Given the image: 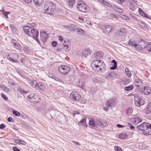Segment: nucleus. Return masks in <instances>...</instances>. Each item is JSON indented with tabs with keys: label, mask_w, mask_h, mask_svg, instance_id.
<instances>
[{
	"label": "nucleus",
	"mask_w": 151,
	"mask_h": 151,
	"mask_svg": "<svg viewBox=\"0 0 151 151\" xmlns=\"http://www.w3.org/2000/svg\"><path fill=\"white\" fill-rule=\"evenodd\" d=\"M23 29L25 33L29 36L32 37L39 44H40L39 40L37 39L39 32L37 30L36 31L34 28L27 26L23 27Z\"/></svg>",
	"instance_id": "obj_1"
},
{
	"label": "nucleus",
	"mask_w": 151,
	"mask_h": 151,
	"mask_svg": "<svg viewBox=\"0 0 151 151\" xmlns=\"http://www.w3.org/2000/svg\"><path fill=\"white\" fill-rule=\"evenodd\" d=\"M55 7V4L53 2L47 3L44 6L45 12V13L51 15L54 14Z\"/></svg>",
	"instance_id": "obj_2"
},
{
	"label": "nucleus",
	"mask_w": 151,
	"mask_h": 151,
	"mask_svg": "<svg viewBox=\"0 0 151 151\" xmlns=\"http://www.w3.org/2000/svg\"><path fill=\"white\" fill-rule=\"evenodd\" d=\"M104 63L101 60H94L91 63V66L94 70L97 71H101L103 68Z\"/></svg>",
	"instance_id": "obj_3"
},
{
	"label": "nucleus",
	"mask_w": 151,
	"mask_h": 151,
	"mask_svg": "<svg viewBox=\"0 0 151 151\" xmlns=\"http://www.w3.org/2000/svg\"><path fill=\"white\" fill-rule=\"evenodd\" d=\"M76 8L80 11L83 12H87L90 10V8L86 4H85L84 2L81 0L77 2Z\"/></svg>",
	"instance_id": "obj_4"
},
{
	"label": "nucleus",
	"mask_w": 151,
	"mask_h": 151,
	"mask_svg": "<svg viewBox=\"0 0 151 151\" xmlns=\"http://www.w3.org/2000/svg\"><path fill=\"white\" fill-rule=\"evenodd\" d=\"M58 70L61 74H67L70 71V68L68 65H60L58 67Z\"/></svg>",
	"instance_id": "obj_5"
},
{
	"label": "nucleus",
	"mask_w": 151,
	"mask_h": 151,
	"mask_svg": "<svg viewBox=\"0 0 151 151\" xmlns=\"http://www.w3.org/2000/svg\"><path fill=\"white\" fill-rule=\"evenodd\" d=\"M134 100L135 104L137 106H140L145 103V101L143 98L137 95L135 96Z\"/></svg>",
	"instance_id": "obj_6"
},
{
	"label": "nucleus",
	"mask_w": 151,
	"mask_h": 151,
	"mask_svg": "<svg viewBox=\"0 0 151 151\" xmlns=\"http://www.w3.org/2000/svg\"><path fill=\"white\" fill-rule=\"evenodd\" d=\"M29 101L33 103H36L39 102V98L36 94L32 93L30 94L27 97Z\"/></svg>",
	"instance_id": "obj_7"
},
{
	"label": "nucleus",
	"mask_w": 151,
	"mask_h": 151,
	"mask_svg": "<svg viewBox=\"0 0 151 151\" xmlns=\"http://www.w3.org/2000/svg\"><path fill=\"white\" fill-rule=\"evenodd\" d=\"M99 119H98L93 118L91 119L89 122V125L91 127H98Z\"/></svg>",
	"instance_id": "obj_8"
},
{
	"label": "nucleus",
	"mask_w": 151,
	"mask_h": 151,
	"mask_svg": "<svg viewBox=\"0 0 151 151\" xmlns=\"http://www.w3.org/2000/svg\"><path fill=\"white\" fill-rule=\"evenodd\" d=\"M70 96L71 99L74 101L78 100L81 98V95L75 91L71 92L70 95Z\"/></svg>",
	"instance_id": "obj_9"
},
{
	"label": "nucleus",
	"mask_w": 151,
	"mask_h": 151,
	"mask_svg": "<svg viewBox=\"0 0 151 151\" xmlns=\"http://www.w3.org/2000/svg\"><path fill=\"white\" fill-rule=\"evenodd\" d=\"M113 27L109 25H105L102 27V29L104 33H109L112 30Z\"/></svg>",
	"instance_id": "obj_10"
},
{
	"label": "nucleus",
	"mask_w": 151,
	"mask_h": 151,
	"mask_svg": "<svg viewBox=\"0 0 151 151\" xmlns=\"http://www.w3.org/2000/svg\"><path fill=\"white\" fill-rule=\"evenodd\" d=\"M146 46V44L145 41L143 40H141L137 44L136 48L138 50H142L145 48Z\"/></svg>",
	"instance_id": "obj_11"
},
{
	"label": "nucleus",
	"mask_w": 151,
	"mask_h": 151,
	"mask_svg": "<svg viewBox=\"0 0 151 151\" xmlns=\"http://www.w3.org/2000/svg\"><path fill=\"white\" fill-rule=\"evenodd\" d=\"M91 51L89 49L87 48L85 50H83L80 53L79 55L83 57L90 56L91 55Z\"/></svg>",
	"instance_id": "obj_12"
},
{
	"label": "nucleus",
	"mask_w": 151,
	"mask_h": 151,
	"mask_svg": "<svg viewBox=\"0 0 151 151\" xmlns=\"http://www.w3.org/2000/svg\"><path fill=\"white\" fill-rule=\"evenodd\" d=\"M64 47V49L66 51H68L70 50V47L71 43L70 40H68L67 42L64 41V43H63Z\"/></svg>",
	"instance_id": "obj_13"
},
{
	"label": "nucleus",
	"mask_w": 151,
	"mask_h": 151,
	"mask_svg": "<svg viewBox=\"0 0 151 151\" xmlns=\"http://www.w3.org/2000/svg\"><path fill=\"white\" fill-rule=\"evenodd\" d=\"M130 122L134 125H137L142 122L141 119L139 117H135L130 119Z\"/></svg>",
	"instance_id": "obj_14"
},
{
	"label": "nucleus",
	"mask_w": 151,
	"mask_h": 151,
	"mask_svg": "<svg viewBox=\"0 0 151 151\" xmlns=\"http://www.w3.org/2000/svg\"><path fill=\"white\" fill-rule=\"evenodd\" d=\"M150 124L149 123L144 122L140 125L138 126L137 128L138 129L144 132L148 126V125Z\"/></svg>",
	"instance_id": "obj_15"
},
{
	"label": "nucleus",
	"mask_w": 151,
	"mask_h": 151,
	"mask_svg": "<svg viewBox=\"0 0 151 151\" xmlns=\"http://www.w3.org/2000/svg\"><path fill=\"white\" fill-rule=\"evenodd\" d=\"M116 103L115 100L113 99H111L108 100L106 103V105L108 107H110L111 106L114 105Z\"/></svg>",
	"instance_id": "obj_16"
},
{
	"label": "nucleus",
	"mask_w": 151,
	"mask_h": 151,
	"mask_svg": "<svg viewBox=\"0 0 151 151\" xmlns=\"http://www.w3.org/2000/svg\"><path fill=\"white\" fill-rule=\"evenodd\" d=\"M11 43L12 44L13 46L15 49L20 50H22V46L20 44L18 43H17L16 40H12Z\"/></svg>",
	"instance_id": "obj_17"
},
{
	"label": "nucleus",
	"mask_w": 151,
	"mask_h": 151,
	"mask_svg": "<svg viewBox=\"0 0 151 151\" xmlns=\"http://www.w3.org/2000/svg\"><path fill=\"white\" fill-rule=\"evenodd\" d=\"M108 126V123L105 120L99 119V123L98 127H100L102 128H104Z\"/></svg>",
	"instance_id": "obj_18"
},
{
	"label": "nucleus",
	"mask_w": 151,
	"mask_h": 151,
	"mask_svg": "<svg viewBox=\"0 0 151 151\" xmlns=\"http://www.w3.org/2000/svg\"><path fill=\"white\" fill-rule=\"evenodd\" d=\"M47 36V34L45 32H40V38L42 42H45Z\"/></svg>",
	"instance_id": "obj_19"
},
{
	"label": "nucleus",
	"mask_w": 151,
	"mask_h": 151,
	"mask_svg": "<svg viewBox=\"0 0 151 151\" xmlns=\"http://www.w3.org/2000/svg\"><path fill=\"white\" fill-rule=\"evenodd\" d=\"M134 85L137 87L139 88L142 85V83L141 79L137 78L135 79L134 82Z\"/></svg>",
	"instance_id": "obj_20"
},
{
	"label": "nucleus",
	"mask_w": 151,
	"mask_h": 151,
	"mask_svg": "<svg viewBox=\"0 0 151 151\" xmlns=\"http://www.w3.org/2000/svg\"><path fill=\"white\" fill-rule=\"evenodd\" d=\"M142 133L145 135H151V124L148 125L147 128L144 132H142Z\"/></svg>",
	"instance_id": "obj_21"
},
{
	"label": "nucleus",
	"mask_w": 151,
	"mask_h": 151,
	"mask_svg": "<svg viewBox=\"0 0 151 151\" xmlns=\"http://www.w3.org/2000/svg\"><path fill=\"white\" fill-rule=\"evenodd\" d=\"M65 27L66 30L70 32L75 31L76 28V27L73 24H70L68 26H65Z\"/></svg>",
	"instance_id": "obj_22"
},
{
	"label": "nucleus",
	"mask_w": 151,
	"mask_h": 151,
	"mask_svg": "<svg viewBox=\"0 0 151 151\" xmlns=\"http://www.w3.org/2000/svg\"><path fill=\"white\" fill-rule=\"evenodd\" d=\"M143 92L145 95H147L150 93L151 90L150 88L148 86H145L143 87Z\"/></svg>",
	"instance_id": "obj_23"
},
{
	"label": "nucleus",
	"mask_w": 151,
	"mask_h": 151,
	"mask_svg": "<svg viewBox=\"0 0 151 151\" xmlns=\"http://www.w3.org/2000/svg\"><path fill=\"white\" fill-rule=\"evenodd\" d=\"M126 31V29L124 28H122L117 31L116 33L118 35L123 36L125 35Z\"/></svg>",
	"instance_id": "obj_24"
},
{
	"label": "nucleus",
	"mask_w": 151,
	"mask_h": 151,
	"mask_svg": "<svg viewBox=\"0 0 151 151\" xmlns=\"http://www.w3.org/2000/svg\"><path fill=\"white\" fill-rule=\"evenodd\" d=\"M138 12L139 14L141 16H142L144 17L150 19V18L148 16V15L143 12V11L140 8L139 9Z\"/></svg>",
	"instance_id": "obj_25"
},
{
	"label": "nucleus",
	"mask_w": 151,
	"mask_h": 151,
	"mask_svg": "<svg viewBox=\"0 0 151 151\" xmlns=\"http://www.w3.org/2000/svg\"><path fill=\"white\" fill-rule=\"evenodd\" d=\"M76 32L78 35H79L80 37H82L85 34L84 31L81 28H78Z\"/></svg>",
	"instance_id": "obj_26"
},
{
	"label": "nucleus",
	"mask_w": 151,
	"mask_h": 151,
	"mask_svg": "<svg viewBox=\"0 0 151 151\" xmlns=\"http://www.w3.org/2000/svg\"><path fill=\"white\" fill-rule=\"evenodd\" d=\"M35 87L38 89L42 90L43 88V84L41 82H38L35 85Z\"/></svg>",
	"instance_id": "obj_27"
},
{
	"label": "nucleus",
	"mask_w": 151,
	"mask_h": 151,
	"mask_svg": "<svg viewBox=\"0 0 151 151\" xmlns=\"http://www.w3.org/2000/svg\"><path fill=\"white\" fill-rule=\"evenodd\" d=\"M14 142L18 145H24L27 144V143L24 141L19 139H15Z\"/></svg>",
	"instance_id": "obj_28"
},
{
	"label": "nucleus",
	"mask_w": 151,
	"mask_h": 151,
	"mask_svg": "<svg viewBox=\"0 0 151 151\" xmlns=\"http://www.w3.org/2000/svg\"><path fill=\"white\" fill-rule=\"evenodd\" d=\"M79 123L81 125H85L84 128H87V126L86 125V120L84 118H83L80 121Z\"/></svg>",
	"instance_id": "obj_29"
},
{
	"label": "nucleus",
	"mask_w": 151,
	"mask_h": 151,
	"mask_svg": "<svg viewBox=\"0 0 151 151\" xmlns=\"http://www.w3.org/2000/svg\"><path fill=\"white\" fill-rule=\"evenodd\" d=\"M129 44L133 47L136 48L137 43H136V42H135L132 39H131L130 40L129 42Z\"/></svg>",
	"instance_id": "obj_30"
},
{
	"label": "nucleus",
	"mask_w": 151,
	"mask_h": 151,
	"mask_svg": "<svg viewBox=\"0 0 151 151\" xmlns=\"http://www.w3.org/2000/svg\"><path fill=\"white\" fill-rule=\"evenodd\" d=\"M146 111L147 114H151V102H150L147 106Z\"/></svg>",
	"instance_id": "obj_31"
},
{
	"label": "nucleus",
	"mask_w": 151,
	"mask_h": 151,
	"mask_svg": "<svg viewBox=\"0 0 151 151\" xmlns=\"http://www.w3.org/2000/svg\"><path fill=\"white\" fill-rule=\"evenodd\" d=\"M104 55V53L101 51H98L96 52L94 54L95 57H103Z\"/></svg>",
	"instance_id": "obj_32"
},
{
	"label": "nucleus",
	"mask_w": 151,
	"mask_h": 151,
	"mask_svg": "<svg viewBox=\"0 0 151 151\" xmlns=\"http://www.w3.org/2000/svg\"><path fill=\"white\" fill-rule=\"evenodd\" d=\"M112 62L114 63L113 66L110 68V69L111 70H114L116 69L117 67V64L116 61L115 60H113Z\"/></svg>",
	"instance_id": "obj_33"
},
{
	"label": "nucleus",
	"mask_w": 151,
	"mask_h": 151,
	"mask_svg": "<svg viewBox=\"0 0 151 151\" xmlns=\"http://www.w3.org/2000/svg\"><path fill=\"white\" fill-rule=\"evenodd\" d=\"M33 1L36 6L40 5L43 2V0H33Z\"/></svg>",
	"instance_id": "obj_34"
},
{
	"label": "nucleus",
	"mask_w": 151,
	"mask_h": 151,
	"mask_svg": "<svg viewBox=\"0 0 151 151\" xmlns=\"http://www.w3.org/2000/svg\"><path fill=\"white\" fill-rule=\"evenodd\" d=\"M75 2V0H69L68 1V5L70 8H72Z\"/></svg>",
	"instance_id": "obj_35"
},
{
	"label": "nucleus",
	"mask_w": 151,
	"mask_h": 151,
	"mask_svg": "<svg viewBox=\"0 0 151 151\" xmlns=\"http://www.w3.org/2000/svg\"><path fill=\"white\" fill-rule=\"evenodd\" d=\"M130 9L132 11H134L135 9L136 6H135V4L133 3H130V5L129 6Z\"/></svg>",
	"instance_id": "obj_36"
},
{
	"label": "nucleus",
	"mask_w": 151,
	"mask_h": 151,
	"mask_svg": "<svg viewBox=\"0 0 151 151\" xmlns=\"http://www.w3.org/2000/svg\"><path fill=\"white\" fill-rule=\"evenodd\" d=\"M114 9L115 11L119 13H122L123 12V10L122 9L117 7H115Z\"/></svg>",
	"instance_id": "obj_37"
},
{
	"label": "nucleus",
	"mask_w": 151,
	"mask_h": 151,
	"mask_svg": "<svg viewBox=\"0 0 151 151\" xmlns=\"http://www.w3.org/2000/svg\"><path fill=\"white\" fill-rule=\"evenodd\" d=\"M18 91L19 92H20L22 93L26 94L28 92L27 91H25L24 89L21 88H18Z\"/></svg>",
	"instance_id": "obj_38"
},
{
	"label": "nucleus",
	"mask_w": 151,
	"mask_h": 151,
	"mask_svg": "<svg viewBox=\"0 0 151 151\" xmlns=\"http://www.w3.org/2000/svg\"><path fill=\"white\" fill-rule=\"evenodd\" d=\"M134 87V86L133 85H130L129 86L125 87L124 88V89L126 91H130Z\"/></svg>",
	"instance_id": "obj_39"
},
{
	"label": "nucleus",
	"mask_w": 151,
	"mask_h": 151,
	"mask_svg": "<svg viewBox=\"0 0 151 151\" xmlns=\"http://www.w3.org/2000/svg\"><path fill=\"white\" fill-rule=\"evenodd\" d=\"M120 17L121 18L125 20H128L130 19L128 17L124 14H120Z\"/></svg>",
	"instance_id": "obj_40"
},
{
	"label": "nucleus",
	"mask_w": 151,
	"mask_h": 151,
	"mask_svg": "<svg viewBox=\"0 0 151 151\" xmlns=\"http://www.w3.org/2000/svg\"><path fill=\"white\" fill-rule=\"evenodd\" d=\"M125 71L127 76L129 77H130L131 76V73L129 71L128 68H126L125 69Z\"/></svg>",
	"instance_id": "obj_41"
},
{
	"label": "nucleus",
	"mask_w": 151,
	"mask_h": 151,
	"mask_svg": "<svg viewBox=\"0 0 151 151\" xmlns=\"http://www.w3.org/2000/svg\"><path fill=\"white\" fill-rule=\"evenodd\" d=\"M133 111V109L131 107H129L127 111V114H132Z\"/></svg>",
	"instance_id": "obj_42"
},
{
	"label": "nucleus",
	"mask_w": 151,
	"mask_h": 151,
	"mask_svg": "<svg viewBox=\"0 0 151 151\" xmlns=\"http://www.w3.org/2000/svg\"><path fill=\"white\" fill-rule=\"evenodd\" d=\"M13 113L14 115L17 116H19L20 115V113L19 112L15 110H13Z\"/></svg>",
	"instance_id": "obj_43"
},
{
	"label": "nucleus",
	"mask_w": 151,
	"mask_h": 151,
	"mask_svg": "<svg viewBox=\"0 0 151 151\" xmlns=\"http://www.w3.org/2000/svg\"><path fill=\"white\" fill-rule=\"evenodd\" d=\"M1 97L4 100L7 101L8 100V97H7L6 95L2 93H1Z\"/></svg>",
	"instance_id": "obj_44"
},
{
	"label": "nucleus",
	"mask_w": 151,
	"mask_h": 151,
	"mask_svg": "<svg viewBox=\"0 0 151 151\" xmlns=\"http://www.w3.org/2000/svg\"><path fill=\"white\" fill-rule=\"evenodd\" d=\"M147 49L148 51L151 52V43L148 42L147 46Z\"/></svg>",
	"instance_id": "obj_45"
},
{
	"label": "nucleus",
	"mask_w": 151,
	"mask_h": 151,
	"mask_svg": "<svg viewBox=\"0 0 151 151\" xmlns=\"http://www.w3.org/2000/svg\"><path fill=\"white\" fill-rule=\"evenodd\" d=\"M119 137L120 138L123 139L126 138L127 137V135L125 134L122 133L119 135Z\"/></svg>",
	"instance_id": "obj_46"
},
{
	"label": "nucleus",
	"mask_w": 151,
	"mask_h": 151,
	"mask_svg": "<svg viewBox=\"0 0 151 151\" xmlns=\"http://www.w3.org/2000/svg\"><path fill=\"white\" fill-rule=\"evenodd\" d=\"M114 149L115 151H122V149L120 147L117 146H114Z\"/></svg>",
	"instance_id": "obj_47"
},
{
	"label": "nucleus",
	"mask_w": 151,
	"mask_h": 151,
	"mask_svg": "<svg viewBox=\"0 0 151 151\" xmlns=\"http://www.w3.org/2000/svg\"><path fill=\"white\" fill-rule=\"evenodd\" d=\"M129 15L132 17L133 19H134L135 20H137V21H138V20H137V17H136V16L133 13H132V14L130 13V14H129Z\"/></svg>",
	"instance_id": "obj_48"
},
{
	"label": "nucleus",
	"mask_w": 151,
	"mask_h": 151,
	"mask_svg": "<svg viewBox=\"0 0 151 151\" xmlns=\"http://www.w3.org/2000/svg\"><path fill=\"white\" fill-rule=\"evenodd\" d=\"M3 86L4 87V90L5 91H9L10 90V89L9 88H7V87L4 85H3L2 86H0V87H2Z\"/></svg>",
	"instance_id": "obj_49"
},
{
	"label": "nucleus",
	"mask_w": 151,
	"mask_h": 151,
	"mask_svg": "<svg viewBox=\"0 0 151 151\" xmlns=\"http://www.w3.org/2000/svg\"><path fill=\"white\" fill-rule=\"evenodd\" d=\"M8 59L10 60V61L14 62H18V61L17 60H15L12 57H8Z\"/></svg>",
	"instance_id": "obj_50"
},
{
	"label": "nucleus",
	"mask_w": 151,
	"mask_h": 151,
	"mask_svg": "<svg viewBox=\"0 0 151 151\" xmlns=\"http://www.w3.org/2000/svg\"><path fill=\"white\" fill-rule=\"evenodd\" d=\"M116 1L120 4H122L125 1L124 0H116Z\"/></svg>",
	"instance_id": "obj_51"
},
{
	"label": "nucleus",
	"mask_w": 151,
	"mask_h": 151,
	"mask_svg": "<svg viewBox=\"0 0 151 151\" xmlns=\"http://www.w3.org/2000/svg\"><path fill=\"white\" fill-rule=\"evenodd\" d=\"M57 43L55 41H53L51 43V44L53 47H56L57 46Z\"/></svg>",
	"instance_id": "obj_52"
},
{
	"label": "nucleus",
	"mask_w": 151,
	"mask_h": 151,
	"mask_svg": "<svg viewBox=\"0 0 151 151\" xmlns=\"http://www.w3.org/2000/svg\"><path fill=\"white\" fill-rule=\"evenodd\" d=\"M128 124L131 129H134V127L133 126H132L130 123H128Z\"/></svg>",
	"instance_id": "obj_53"
},
{
	"label": "nucleus",
	"mask_w": 151,
	"mask_h": 151,
	"mask_svg": "<svg viewBox=\"0 0 151 151\" xmlns=\"http://www.w3.org/2000/svg\"><path fill=\"white\" fill-rule=\"evenodd\" d=\"M31 83L32 85L33 86L34 85L36 84V81L35 80H32L31 81Z\"/></svg>",
	"instance_id": "obj_54"
},
{
	"label": "nucleus",
	"mask_w": 151,
	"mask_h": 151,
	"mask_svg": "<svg viewBox=\"0 0 151 151\" xmlns=\"http://www.w3.org/2000/svg\"><path fill=\"white\" fill-rule=\"evenodd\" d=\"M9 13L8 12H4L3 14L4 15V16L7 18H8L7 17V15L8 14H9Z\"/></svg>",
	"instance_id": "obj_55"
},
{
	"label": "nucleus",
	"mask_w": 151,
	"mask_h": 151,
	"mask_svg": "<svg viewBox=\"0 0 151 151\" xmlns=\"http://www.w3.org/2000/svg\"><path fill=\"white\" fill-rule=\"evenodd\" d=\"M110 16L114 18H116V16L113 13H111L110 14Z\"/></svg>",
	"instance_id": "obj_56"
},
{
	"label": "nucleus",
	"mask_w": 151,
	"mask_h": 151,
	"mask_svg": "<svg viewBox=\"0 0 151 151\" xmlns=\"http://www.w3.org/2000/svg\"><path fill=\"white\" fill-rule=\"evenodd\" d=\"M13 150L14 151H20L18 148L15 147H13Z\"/></svg>",
	"instance_id": "obj_57"
},
{
	"label": "nucleus",
	"mask_w": 151,
	"mask_h": 151,
	"mask_svg": "<svg viewBox=\"0 0 151 151\" xmlns=\"http://www.w3.org/2000/svg\"><path fill=\"white\" fill-rule=\"evenodd\" d=\"M6 126L4 124H1L0 125V129H3L4 128H5Z\"/></svg>",
	"instance_id": "obj_58"
},
{
	"label": "nucleus",
	"mask_w": 151,
	"mask_h": 151,
	"mask_svg": "<svg viewBox=\"0 0 151 151\" xmlns=\"http://www.w3.org/2000/svg\"><path fill=\"white\" fill-rule=\"evenodd\" d=\"M58 39L60 42H63V38L61 36H59L58 37Z\"/></svg>",
	"instance_id": "obj_59"
},
{
	"label": "nucleus",
	"mask_w": 151,
	"mask_h": 151,
	"mask_svg": "<svg viewBox=\"0 0 151 151\" xmlns=\"http://www.w3.org/2000/svg\"><path fill=\"white\" fill-rule=\"evenodd\" d=\"M12 54H13V55H10L9 54V55H8V57H9V56H12L13 57H16L17 56H18V55H17V54H16L15 53H12Z\"/></svg>",
	"instance_id": "obj_60"
},
{
	"label": "nucleus",
	"mask_w": 151,
	"mask_h": 151,
	"mask_svg": "<svg viewBox=\"0 0 151 151\" xmlns=\"http://www.w3.org/2000/svg\"><path fill=\"white\" fill-rule=\"evenodd\" d=\"M72 142L75 144H76V145H81V144H80V143H79V142H76L75 141H72Z\"/></svg>",
	"instance_id": "obj_61"
},
{
	"label": "nucleus",
	"mask_w": 151,
	"mask_h": 151,
	"mask_svg": "<svg viewBox=\"0 0 151 151\" xmlns=\"http://www.w3.org/2000/svg\"><path fill=\"white\" fill-rule=\"evenodd\" d=\"M117 127L119 128H121L124 127V126H123L122 125H121L119 124H117Z\"/></svg>",
	"instance_id": "obj_62"
},
{
	"label": "nucleus",
	"mask_w": 151,
	"mask_h": 151,
	"mask_svg": "<svg viewBox=\"0 0 151 151\" xmlns=\"http://www.w3.org/2000/svg\"><path fill=\"white\" fill-rule=\"evenodd\" d=\"M55 81H59V82H62V81L61 80H60L57 78H55Z\"/></svg>",
	"instance_id": "obj_63"
},
{
	"label": "nucleus",
	"mask_w": 151,
	"mask_h": 151,
	"mask_svg": "<svg viewBox=\"0 0 151 151\" xmlns=\"http://www.w3.org/2000/svg\"><path fill=\"white\" fill-rule=\"evenodd\" d=\"M7 120H8V121L9 122H11L12 121V118L11 117H9L8 119H7Z\"/></svg>",
	"instance_id": "obj_64"
}]
</instances>
